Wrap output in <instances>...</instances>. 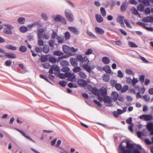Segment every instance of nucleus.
I'll return each mask as SVG.
<instances>
[{
	"label": "nucleus",
	"mask_w": 153,
	"mask_h": 153,
	"mask_svg": "<svg viewBox=\"0 0 153 153\" xmlns=\"http://www.w3.org/2000/svg\"><path fill=\"white\" fill-rule=\"evenodd\" d=\"M136 24L138 25H140L143 27L144 28H145V27H146V25H147V24H146L140 22H137L136 23Z\"/></svg>",
	"instance_id": "nucleus-60"
},
{
	"label": "nucleus",
	"mask_w": 153,
	"mask_h": 153,
	"mask_svg": "<svg viewBox=\"0 0 153 153\" xmlns=\"http://www.w3.org/2000/svg\"><path fill=\"white\" fill-rule=\"evenodd\" d=\"M139 80L141 83H143L144 81V76L143 75H140V76Z\"/></svg>",
	"instance_id": "nucleus-59"
},
{
	"label": "nucleus",
	"mask_w": 153,
	"mask_h": 153,
	"mask_svg": "<svg viewBox=\"0 0 153 153\" xmlns=\"http://www.w3.org/2000/svg\"><path fill=\"white\" fill-rule=\"evenodd\" d=\"M64 38L66 40L69 39L71 37L70 33L68 31L64 33Z\"/></svg>",
	"instance_id": "nucleus-24"
},
{
	"label": "nucleus",
	"mask_w": 153,
	"mask_h": 153,
	"mask_svg": "<svg viewBox=\"0 0 153 153\" xmlns=\"http://www.w3.org/2000/svg\"><path fill=\"white\" fill-rule=\"evenodd\" d=\"M59 84L62 87H65L67 85V82L65 81H60Z\"/></svg>",
	"instance_id": "nucleus-41"
},
{
	"label": "nucleus",
	"mask_w": 153,
	"mask_h": 153,
	"mask_svg": "<svg viewBox=\"0 0 153 153\" xmlns=\"http://www.w3.org/2000/svg\"><path fill=\"white\" fill-rule=\"evenodd\" d=\"M88 63H84L82 65L81 67H83V68L89 73L91 72V69L90 67L88 65Z\"/></svg>",
	"instance_id": "nucleus-11"
},
{
	"label": "nucleus",
	"mask_w": 153,
	"mask_h": 153,
	"mask_svg": "<svg viewBox=\"0 0 153 153\" xmlns=\"http://www.w3.org/2000/svg\"><path fill=\"white\" fill-rule=\"evenodd\" d=\"M77 83L79 86L82 87H85L87 84V82L81 79L78 80Z\"/></svg>",
	"instance_id": "nucleus-10"
},
{
	"label": "nucleus",
	"mask_w": 153,
	"mask_h": 153,
	"mask_svg": "<svg viewBox=\"0 0 153 153\" xmlns=\"http://www.w3.org/2000/svg\"><path fill=\"white\" fill-rule=\"evenodd\" d=\"M92 93L94 94L97 95L99 94V91L96 88L91 87L90 89Z\"/></svg>",
	"instance_id": "nucleus-17"
},
{
	"label": "nucleus",
	"mask_w": 153,
	"mask_h": 153,
	"mask_svg": "<svg viewBox=\"0 0 153 153\" xmlns=\"http://www.w3.org/2000/svg\"><path fill=\"white\" fill-rule=\"evenodd\" d=\"M54 43V41L53 40H50L49 41V44L51 47H53Z\"/></svg>",
	"instance_id": "nucleus-63"
},
{
	"label": "nucleus",
	"mask_w": 153,
	"mask_h": 153,
	"mask_svg": "<svg viewBox=\"0 0 153 153\" xmlns=\"http://www.w3.org/2000/svg\"><path fill=\"white\" fill-rule=\"evenodd\" d=\"M56 38L58 40V42L59 43H62L64 41V39L62 36H57Z\"/></svg>",
	"instance_id": "nucleus-29"
},
{
	"label": "nucleus",
	"mask_w": 153,
	"mask_h": 153,
	"mask_svg": "<svg viewBox=\"0 0 153 153\" xmlns=\"http://www.w3.org/2000/svg\"><path fill=\"white\" fill-rule=\"evenodd\" d=\"M123 74L121 70H119L118 72L117 76L120 78H122L123 77Z\"/></svg>",
	"instance_id": "nucleus-62"
},
{
	"label": "nucleus",
	"mask_w": 153,
	"mask_h": 153,
	"mask_svg": "<svg viewBox=\"0 0 153 153\" xmlns=\"http://www.w3.org/2000/svg\"><path fill=\"white\" fill-rule=\"evenodd\" d=\"M52 30L53 32L52 33L51 38L52 39H54L56 37V38L57 36H58L57 35V30L56 31L53 29Z\"/></svg>",
	"instance_id": "nucleus-38"
},
{
	"label": "nucleus",
	"mask_w": 153,
	"mask_h": 153,
	"mask_svg": "<svg viewBox=\"0 0 153 153\" xmlns=\"http://www.w3.org/2000/svg\"><path fill=\"white\" fill-rule=\"evenodd\" d=\"M103 101L105 103L107 104V105L109 106H112V104L111 103V100L110 97L108 96L104 97L103 98Z\"/></svg>",
	"instance_id": "nucleus-7"
},
{
	"label": "nucleus",
	"mask_w": 153,
	"mask_h": 153,
	"mask_svg": "<svg viewBox=\"0 0 153 153\" xmlns=\"http://www.w3.org/2000/svg\"><path fill=\"white\" fill-rule=\"evenodd\" d=\"M3 32L4 33L7 34H11L12 33V32L11 30H7L5 28L4 29Z\"/></svg>",
	"instance_id": "nucleus-42"
},
{
	"label": "nucleus",
	"mask_w": 153,
	"mask_h": 153,
	"mask_svg": "<svg viewBox=\"0 0 153 153\" xmlns=\"http://www.w3.org/2000/svg\"><path fill=\"white\" fill-rule=\"evenodd\" d=\"M11 60H8L5 61L4 65L6 66H10L11 65Z\"/></svg>",
	"instance_id": "nucleus-49"
},
{
	"label": "nucleus",
	"mask_w": 153,
	"mask_h": 153,
	"mask_svg": "<svg viewBox=\"0 0 153 153\" xmlns=\"http://www.w3.org/2000/svg\"><path fill=\"white\" fill-rule=\"evenodd\" d=\"M69 30L71 32L76 35L79 33V31L75 27L69 26L68 27Z\"/></svg>",
	"instance_id": "nucleus-9"
},
{
	"label": "nucleus",
	"mask_w": 153,
	"mask_h": 153,
	"mask_svg": "<svg viewBox=\"0 0 153 153\" xmlns=\"http://www.w3.org/2000/svg\"><path fill=\"white\" fill-rule=\"evenodd\" d=\"M128 4L126 1L123 2L120 6V10L122 12H125L127 8Z\"/></svg>",
	"instance_id": "nucleus-8"
},
{
	"label": "nucleus",
	"mask_w": 153,
	"mask_h": 153,
	"mask_svg": "<svg viewBox=\"0 0 153 153\" xmlns=\"http://www.w3.org/2000/svg\"><path fill=\"white\" fill-rule=\"evenodd\" d=\"M5 56L7 58L10 59H14L16 57L15 54L12 53H5Z\"/></svg>",
	"instance_id": "nucleus-13"
},
{
	"label": "nucleus",
	"mask_w": 153,
	"mask_h": 153,
	"mask_svg": "<svg viewBox=\"0 0 153 153\" xmlns=\"http://www.w3.org/2000/svg\"><path fill=\"white\" fill-rule=\"evenodd\" d=\"M66 77L68 78V80L71 82L76 81V76L74 73H66Z\"/></svg>",
	"instance_id": "nucleus-5"
},
{
	"label": "nucleus",
	"mask_w": 153,
	"mask_h": 153,
	"mask_svg": "<svg viewBox=\"0 0 153 153\" xmlns=\"http://www.w3.org/2000/svg\"><path fill=\"white\" fill-rule=\"evenodd\" d=\"M25 19L23 17H21L18 19V22L20 24H23L25 22Z\"/></svg>",
	"instance_id": "nucleus-35"
},
{
	"label": "nucleus",
	"mask_w": 153,
	"mask_h": 153,
	"mask_svg": "<svg viewBox=\"0 0 153 153\" xmlns=\"http://www.w3.org/2000/svg\"><path fill=\"white\" fill-rule=\"evenodd\" d=\"M115 87L116 88L118 91H121L122 88V86L120 84L117 83L115 85Z\"/></svg>",
	"instance_id": "nucleus-45"
},
{
	"label": "nucleus",
	"mask_w": 153,
	"mask_h": 153,
	"mask_svg": "<svg viewBox=\"0 0 153 153\" xmlns=\"http://www.w3.org/2000/svg\"><path fill=\"white\" fill-rule=\"evenodd\" d=\"M125 23L127 26L128 28H131V26L129 23L128 20L126 19L124 20Z\"/></svg>",
	"instance_id": "nucleus-54"
},
{
	"label": "nucleus",
	"mask_w": 153,
	"mask_h": 153,
	"mask_svg": "<svg viewBox=\"0 0 153 153\" xmlns=\"http://www.w3.org/2000/svg\"><path fill=\"white\" fill-rule=\"evenodd\" d=\"M148 130L151 131V134L153 135V124L152 123L149 124L147 126Z\"/></svg>",
	"instance_id": "nucleus-23"
},
{
	"label": "nucleus",
	"mask_w": 153,
	"mask_h": 153,
	"mask_svg": "<svg viewBox=\"0 0 153 153\" xmlns=\"http://www.w3.org/2000/svg\"><path fill=\"white\" fill-rule=\"evenodd\" d=\"M54 19L56 22H61L65 24H66V21L65 19L60 15H56Z\"/></svg>",
	"instance_id": "nucleus-4"
},
{
	"label": "nucleus",
	"mask_w": 153,
	"mask_h": 153,
	"mask_svg": "<svg viewBox=\"0 0 153 153\" xmlns=\"http://www.w3.org/2000/svg\"><path fill=\"white\" fill-rule=\"evenodd\" d=\"M95 17L97 22L99 23L102 22L103 20V18L101 16L98 14H96L95 15Z\"/></svg>",
	"instance_id": "nucleus-19"
},
{
	"label": "nucleus",
	"mask_w": 153,
	"mask_h": 153,
	"mask_svg": "<svg viewBox=\"0 0 153 153\" xmlns=\"http://www.w3.org/2000/svg\"><path fill=\"white\" fill-rule=\"evenodd\" d=\"M143 21L146 22H152L153 20V17L151 16H147L143 18Z\"/></svg>",
	"instance_id": "nucleus-14"
},
{
	"label": "nucleus",
	"mask_w": 153,
	"mask_h": 153,
	"mask_svg": "<svg viewBox=\"0 0 153 153\" xmlns=\"http://www.w3.org/2000/svg\"><path fill=\"white\" fill-rule=\"evenodd\" d=\"M39 76H40V77L41 78H42V79H44V80H45L47 82H49V83H51V82L47 79V78H46V76H43L42 74H40L39 75Z\"/></svg>",
	"instance_id": "nucleus-56"
},
{
	"label": "nucleus",
	"mask_w": 153,
	"mask_h": 153,
	"mask_svg": "<svg viewBox=\"0 0 153 153\" xmlns=\"http://www.w3.org/2000/svg\"><path fill=\"white\" fill-rule=\"evenodd\" d=\"M128 45L130 47L136 48L137 47V45L133 42H129Z\"/></svg>",
	"instance_id": "nucleus-43"
},
{
	"label": "nucleus",
	"mask_w": 153,
	"mask_h": 153,
	"mask_svg": "<svg viewBox=\"0 0 153 153\" xmlns=\"http://www.w3.org/2000/svg\"><path fill=\"white\" fill-rule=\"evenodd\" d=\"M95 30L96 32L99 34H102L104 33V31L103 29L98 27H96Z\"/></svg>",
	"instance_id": "nucleus-15"
},
{
	"label": "nucleus",
	"mask_w": 153,
	"mask_h": 153,
	"mask_svg": "<svg viewBox=\"0 0 153 153\" xmlns=\"http://www.w3.org/2000/svg\"><path fill=\"white\" fill-rule=\"evenodd\" d=\"M50 33L49 32H45L43 34V36L46 39H48L50 38Z\"/></svg>",
	"instance_id": "nucleus-33"
},
{
	"label": "nucleus",
	"mask_w": 153,
	"mask_h": 153,
	"mask_svg": "<svg viewBox=\"0 0 153 153\" xmlns=\"http://www.w3.org/2000/svg\"><path fill=\"white\" fill-rule=\"evenodd\" d=\"M41 16L45 21L47 20L48 18L47 15L45 13H43L41 14Z\"/></svg>",
	"instance_id": "nucleus-50"
},
{
	"label": "nucleus",
	"mask_w": 153,
	"mask_h": 153,
	"mask_svg": "<svg viewBox=\"0 0 153 153\" xmlns=\"http://www.w3.org/2000/svg\"><path fill=\"white\" fill-rule=\"evenodd\" d=\"M131 10L132 13L133 14L137 15L138 14L137 11L134 7H132Z\"/></svg>",
	"instance_id": "nucleus-39"
},
{
	"label": "nucleus",
	"mask_w": 153,
	"mask_h": 153,
	"mask_svg": "<svg viewBox=\"0 0 153 153\" xmlns=\"http://www.w3.org/2000/svg\"><path fill=\"white\" fill-rule=\"evenodd\" d=\"M103 80L106 82L108 81L109 80V76L107 74H104L103 77Z\"/></svg>",
	"instance_id": "nucleus-36"
},
{
	"label": "nucleus",
	"mask_w": 153,
	"mask_h": 153,
	"mask_svg": "<svg viewBox=\"0 0 153 153\" xmlns=\"http://www.w3.org/2000/svg\"><path fill=\"white\" fill-rule=\"evenodd\" d=\"M52 69H53V70H54L57 72L58 73H59L60 72V69L56 65H52L51 67Z\"/></svg>",
	"instance_id": "nucleus-30"
},
{
	"label": "nucleus",
	"mask_w": 153,
	"mask_h": 153,
	"mask_svg": "<svg viewBox=\"0 0 153 153\" xmlns=\"http://www.w3.org/2000/svg\"><path fill=\"white\" fill-rule=\"evenodd\" d=\"M140 118L141 119H143L145 121H149L153 120V117L151 115H142L140 117Z\"/></svg>",
	"instance_id": "nucleus-6"
},
{
	"label": "nucleus",
	"mask_w": 153,
	"mask_h": 153,
	"mask_svg": "<svg viewBox=\"0 0 153 153\" xmlns=\"http://www.w3.org/2000/svg\"><path fill=\"white\" fill-rule=\"evenodd\" d=\"M138 81V80L137 79L134 78H133V79L131 81L132 85H134Z\"/></svg>",
	"instance_id": "nucleus-58"
},
{
	"label": "nucleus",
	"mask_w": 153,
	"mask_h": 153,
	"mask_svg": "<svg viewBox=\"0 0 153 153\" xmlns=\"http://www.w3.org/2000/svg\"><path fill=\"white\" fill-rule=\"evenodd\" d=\"M143 2L145 6H148L149 5V1L148 0H143Z\"/></svg>",
	"instance_id": "nucleus-57"
},
{
	"label": "nucleus",
	"mask_w": 153,
	"mask_h": 153,
	"mask_svg": "<svg viewBox=\"0 0 153 153\" xmlns=\"http://www.w3.org/2000/svg\"><path fill=\"white\" fill-rule=\"evenodd\" d=\"M77 59L79 62H80V65L82 66V65L84 63H89V61L86 57H83L81 55H78L77 56Z\"/></svg>",
	"instance_id": "nucleus-3"
},
{
	"label": "nucleus",
	"mask_w": 153,
	"mask_h": 153,
	"mask_svg": "<svg viewBox=\"0 0 153 153\" xmlns=\"http://www.w3.org/2000/svg\"><path fill=\"white\" fill-rule=\"evenodd\" d=\"M70 68L68 67H65L61 69V70L62 72H68L70 71Z\"/></svg>",
	"instance_id": "nucleus-47"
},
{
	"label": "nucleus",
	"mask_w": 153,
	"mask_h": 153,
	"mask_svg": "<svg viewBox=\"0 0 153 153\" xmlns=\"http://www.w3.org/2000/svg\"><path fill=\"white\" fill-rule=\"evenodd\" d=\"M100 94L102 96H105L107 94V89L105 88H103L100 89Z\"/></svg>",
	"instance_id": "nucleus-20"
},
{
	"label": "nucleus",
	"mask_w": 153,
	"mask_h": 153,
	"mask_svg": "<svg viewBox=\"0 0 153 153\" xmlns=\"http://www.w3.org/2000/svg\"><path fill=\"white\" fill-rule=\"evenodd\" d=\"M128 88V87L127 85H124L123 88H122L121 90V91L122 93L126 91Z\"/></svg>",
	"instance_id": "nucleus-44"
},
{
	"label": "nucleus",
	"mask_w": 153,
	"mask_h": 153,
	"mask_svg": "<svg viewBox=\"0 0 153 153\" xmlns=\"http://www.w3.org/2000/svg\"><path fill=\"white\" fill-rule=\"evenodd\" d=\"M49 61L51 63L54 64L56 63L57 59L54 57L53 56L50 57L48 58Z\"/></svg>",
	"instance_id": "nucleus-28"
},
{
	"label": "nucleus",
	"mask_w": 153,
	"mask_h": 153,
	"mask_svg": "<svg viewBox=\"0 0 153 153\" xmlns=\"http://www.w3.org/2000/svg\"><path fill=\"white\" fill-rule=\"evenodd\" d=\"M126 72L127 74L130 75H132L134 74L133 71L131 69H127L126 70Z\"/></svg>",
	"instance_id": "nucleus-46"
},
{
	"label": "nucleus",
	"mask_w": 153,
	"mask_h": 153,
	"mask_svg": "<svg viewBox=\"0 0 153 153\" xmlns=\"http://www.w3.org/2000/svg\"><path fill=\"white\" fill-rule=\"evenodd\" d=\"M70 61L71 64L73 66H76L77 65V60L74 58H71L70 59Z\"/></svg>",
	"instance_id": "nucleus-16"
},
{
	"label": "nucleus",
	"mask_w": 153,
	"mask_h": 153,
	"mask_svg": "<svg viewBox=\"0 0 153 153\" xmlns=\"http://www.w3.org/2000/svg\"><path fill=\"white\" fill-rule=\"evenodd\" d=\"M150 10L149 7H147L145 10V13L146 15L150 14Z\"/></svg>",
	"instance_id": "nucleus-61"
},
{
	"label": "nucleus",
	"mask_w": 153,
	"mask_h": 153,
	"mask_svg": "<svg viewBox=\"0 0 153 153\" xmlns=\"http://www.w3.org/2000/svg\"><path fill=\"white\" fill-rule=\"evenodd\" d=\"M103 70L107 73H110L111 71L110 67L108 65H106L103 67Z\"/></svg>",
	"instance_id": "nucleus-25"
},
{
	"label": "nucleus",
	"mask_w": 153,
	"mask_h": 153,
	"mask_svg": "<svg viewBox=\"0 0 153 153\" xmlns=\"http://www.w3.org/2000/svg\"><path fill=\"white\" fill-rule=\"evenodd\" d=\"M16 130L17 131L19 132L22 135H23L24 137L27 138V139H29V140L33 141V140L31 138L29 137L26 136L25 134L20 129H19L17 128H16Z\"/></svg>",
	"instance_id": "nucleus-18"
},
{
	"label": "nucleus",
	"mask_w": 153,
	"mask_h": 153,
	"mask_svg": "<svg viewBox=\"0 0 153 153\" xmlns=\"http://www.w3.org/2000/svg\"><path fill=\"white\" fill-rule=\"evenodd\" d=\"M125 17L123 16H119L118 17L117 21L120 24L123 26L124 25V21L125 20Z\"/></svg>",
	"instance_id": "nucleus-12"
},
{
	"label": "nucleus",
	"mask_w": 153,
	"mask_h": 153,
	"mask_svg": "<svg viewBox=\"0 0 153 153\" xmlns=\"http://www.w3.org/2000/svg\"><path fill=\"white\" fill-rule=\"evenodd\" d=\"M143 97L144 98L145 101L146 102H149L150 100V97L147 95H144Z\"/></svg>",
	"instance_id": "nucleus-55"
},
{
	"label": "nucleus",
	"mask_w": 153,
	"mask_h": 153,
	"mask_svg": "<svg viewBox=\"0 0 153 153\" xmlns=\"http://www.w3.org/2000/svg\"><path fill=\"white\" fill-rule=\"evenodd\" d=\"M87 35L91 37L94 38L95 39H97V37L94 34L91 32L89 30L87 31Z\"/></svg>",
	"instance_id": "nucleus-37"
},
{
	"label": "nucleus",
	"mask_w": 153,
	"mask_h": 153,
	"mask_svg": "<svg viewBox=\"0 0 153 153\" xmlns=\"http://www.w3.org/2000/svg\"><path fill=\"white\" fill-rule=\"evenodd\" d=\"M141 149V147L139 145L136 146V148L133 151V153H140V151Z\"/></svg>",
	"instance_id": "nucleus-32"
},
{
	"label": "nucleus",
	"mask_w": 153,
	"mask_h": 153,
	"mask_svg": "<svg viewBox=\"0 0 153 153\" xmlns=\"http://www.w3.org/2000/svg\"><path fill=\"white\" fill-rule=\"evenodd\" d=\"M81 69L80 67H77L74 68L73 70V71L74 72H80Z\"/></svg>",
	"instance_id": "nucleus-51"
},
{
	"label": "nucleus",
	"mask_w": 153,
	"mask_h": 153,
	"mask_svg": "<svg viewBox=\"0 0 153 153\" xmlns=\"http://www.w3.org/2000/svg\"><path fill=\"white\" fill-rule=\"evenodd\" d=\"M65 15L68 21L70 22H74V16L71 11L68 10H66L65 11Z\"/></svg>",
	"instance_id": "nucleus-2"
},
{
	"label": "nucleus",
	"mask_w": 153,
	"mask_h": 153,
	"mask_svg": "<svg viewBox=\"0 0 153 153\" xmlns=\"http://www.w3.org/2000/svg\"><path fill=\"white\" fill-rule=\"evenodd\" d=\"M134 145L129 142H126V146L123 145L122 143H120L118 146V153H132V150L134 148Z\"/></svg>",
	"instance_id": "nucleus-1"
},
{
	"label": "nucleus",
	"mask_w": 153,
	"mask_h": 153,
	"mask_svg": "<svg viewBox=\"0 0 153 153\" xmlns=\"http://www.w3.org/2000/svg\"><path fill=\"white\" fill-rule=\"evenodd\" d=\"M3 25L5 27H7L10 30H11L13 28V27L12 26L10 25L5 24H4Z\"/></svg>",
	"instance_id": "nucleus-64"
},
{
	"label": "nucleus",
	"mask_w": 153,
	"mask_h": 153,
	"mask_svg": "<svg viewBox=\"0 0 153 153\" xmlns=\"http://www.w3.org/2000/svg\"><path fill=\"white\" fill-rule=\"evenodd\" d=\"M118 97V93L115 92H113L111 94V97L112 99L114 100H117Z\"/></svg>",
	"instance_id": "nucleus-21"
},
{
	"label": "nucleus",
	"mask_w": 153,
	"mask_h": 153,
	"mask_svg": "<svg viewBox=\"0 0 153 153\" xmlns=\"http://www.w3.org/2000/svg\"><path fill=\"white\" fill-rule=\"evenodd\" d=\"M40 59L42 62H44L47 61V58L45 56H42L40 58Z\"/></svg>",
	"instance_id": "nucleus-52"
},
{
	"label": "nucleus",
	"mask_w": 153,
	"mask_h": 153,
	"mask_svg": "<svg viewBox=\"0 0 153 153\" xmlns=\"http://www.w3.org/2000/svg\"><path fill=\"white\" fill-rule=\"evenodd\" d=\"M129 3L130 4L134 5H137L138 4L137 1L135 0H129Z\"/></svg>",
	"instance_id": "nucleus-53"
},
{
	"label": "nucleus",
	"mask_w": 153,
	"mask_h": 153,
	"mask_svg": "<svg viewBox=\"0 0 153 153\" xmlns=\"http://www.w3.org/2000/svg\"><path fill=\"white\" fill-rule=\"evenodd\" d=\"M102 61L105 64H109L110 61L109 58L106 56L103 57L102 58Z\"/></svg>",
	"instance_id": "nucleus-22"
},
{
	"label": "nucleus",
	"mask_w": 153,
	"mask_h": 153,
	"mask_svg": "<svg viewBox=\"0 0 153 153\" xmlns=\"http://www.w3.org/2000/svg\"><path fill=\"white\" fill-rule=\"evenodd\" d=\"M59 76L60 78L64 79L65 77H66V73L65 74L59 73Z\"/></svg>",
	"instance_id": "nucleus-48"
},
{
	"label": "nucleus",
	"mask_w": 153,
	"mask_h": 153,
	"mask_svg": "<svg viewBox=\"0 0 153 153\" xmlns=\"http://www.w3.org/2000/svg\"><path fill=\"white\" fill-rule=\"evenodd\" d=\"M20 31L22 33H25L27 31V28L26 27L22 26L19 28Z\"/></svg>",
	"instance_id": "nucleus-31"
},
{
	"label": "nucleus",
	"mask_w": 153,
	"mask_h": 153,
	"mask_svg": "<svg viewBox=\"0 0 153 153\" xmlns=\"http://www.w3.org/2000/svg\"><path fill=\"white\" fill-rule=\"evenodd\" d=\"M53 54L55 55L60 56L62 55L63 53L62 52L57 51L53 52Z\"/></svg>",
	"instance_id": "nucleus-40"
},
{
	"label": "nucleus",
	"mask_w": 153,
	"mask_h": 153,
	"mask_svg": "<svg viewBox=\"0 0 153 153\" xmlns=\"http://www.w3.org/2000/svg\"><path fill=\"white\" fill-rule=\"evenodd\" d=\"M79 76L82 78L83 79H86L87 77V76L86 74L82 71H80L79 73Z\"/></svg>",
	"instance_id": "nucleus-27"
},
{
	"label": "nucleus",
	"mask_w": 153,
	"mask_h": 153,
	"mask_svg": "<svg viewBox=\"0 0 153 153\" xmlns=\"http://www.w3.org/2000/svg\"><path fill=\"white\" fill-rule=\"evenodd\" d=\"M100 10L101 15L103 17H105L106 15V12L105 10L103 7L100 8Z\"/></svg>",
	"instance_id": "nucleus-34"
},
{
	"label": "nucleus",
	"mask_w": 153,
	"mask_h": 153,
	"mask_svg": "<svg viewBox=\"0 0 153 153\" xmlns=\"http://www.w3.org/2000/svg\"><path fill=\"white\" fill-rule=\"evenodd\" d=\"M144 9V5L141 4H139L137 6V10L140 12L143 11Z\"/></svg>",
	"instance_id": "nucleus-26"
}]
</instances>
